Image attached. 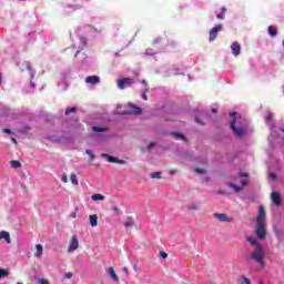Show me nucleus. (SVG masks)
Here are the masks:
<instances>
[{
    "instance_id": "obj_1",
    "label": "nucleus",
    "mask_w": 284,
    "mask_h": 284,
    "mask_svg": "<svg viewBox=\"0 0 284 284\" xmlns=\"http://www.w3.org/2000/svg\"><path fill=\"white\" fill-rule=\"evenodd\" d=\"M252 261H255V263H258L261 267H265V251L263 250V246H258L251 253Z\"/></svg>"
},
{
    "instance_id": "obj_2",
    "label": "nucleus",
    "mask_w": 284,
    "mask_h": 284,
    "mask_svg": "<svg viewBox=\"0 0 284 284\" xmlns=\"http://www.w3.org/2000/svg\"><path fill=\"white\" fill-rule=\"evenodd\" d=\"M231 130L234 132L235 136H245L247 134V129L245 126L237 125L236 126V118H233L231 121Z\"/></svg>"
},
{
    "instance_id": "obj_3",
    "label": "nucleus",
    "mask_w": 284,
    "mask_h": 284,
    "mask_svg": "<svg viewBox=\"0 0 284 284\" xmlns=\"http://www.w3.org/2000/svg\"><path fill=\"white\" fill-rule=\"evenodd\" d=\"M132 83H134V79L132 78H122L118 80V88L120 90H125V88H131Z\"/></svg>"
},
{
    "instance_id": "obj_4",
    "label": "nucleus",
    "mask_w": 284,
    "mask_h": 284,
    "mask_svg": "<svg viewBox=\"0 0 284 284\" xmlns=\"http://www.w3.org/2000/svg\"><path fill=\"white\" fill-rule=\"evenodd\" d=\"M255 234L260 240L265 239L267 236V229L265 227V224H256Z\"/></svg>"
},
{
    "instance_id": "obj_5",
    "label": "nucleus",
    "mask_w": 284,
    "mask_h": 284,
    "mask_svg": "<svg viewBox=\"0 0 284 284\" xmlns=\"http://www.w3.org/2000/svg\"><path fill=\"white\" fill-rule=\"evenodd\" d=\"M223 30V24H216L214 28L210 30L209 41H216V37Z\"/></svg>"
},
{
    "instance_id": "obj_6",
    "label": "nucleus",
    "mask_w": 284,
    "mask_h": 284,
    "mask_svg": "<svg viewBox=\"0 0 284 284\" xmlns=\"http://www.w3.org/2000/svg\"><path fill=\"white\" fill-rule=\"evenodd\" d=\"M213 216L220 221V223H232V217L227 216L225 213H214Z\"/></svg>"
},
{
    "instance_id": "obj_7",
    "label": "nucleus",
    "mask_w": 284,
    "mask_h": 284,
    "mask_svg": "<svg viewBox=\"0 0 284 284\" xmlns=\"http://www.w3.org/2000/svg\"><path fill=\"white\" fill-rule=\"evenodd\" d=\"M265 219H266L265 207L264 206H260L258 207L257 219H256V224H265Z\"/></svg>"
},
{
    "instance_id": "obj_8",
    "label": "nucleus",
    "mask_w": 284,
    "mask_h": 284,
    "mask_svg": "<svg viewBox=\"0 0 284 284\" xmlns=\"http://www.w3.org/2000/svg\"><path fill=\"white\" fill-rule=\"evenodd\" d=\"M75 250H79V237H77V235H73L70 241L68 252H74Z\"/></svg>"
},
{
    "instance_id": "obj_9",
    "label": "nucleus",
    "mask_w": 284,
    "mask_h": 284,
    "mask_svg": "<svg viewBox=\"0 0 284 284\" xmlns=\"http://www.w3.org/2000/svg\"><path fill=\"white\" fill-rule=\"evenodd\" d=\"M101 156H102V159H106L109 163H120V164L125 163V161L119 160L108 153H102Z\"/></svg>"
},
{
    "instance_id": "obj_10",
    "label": "nucleus",
    "mask_w": 284,
    "mask_h": 284,
    "mask_svg": "<svg viewBox=\"0 0 284 284\" xmlns=\"http://www.w3.org/2000/svg\"><path fill=\"white\" fill-rule=\"evenodd\" d=\"M199 210H201V204H199V202L186 204V212H199Z\"/></svg>"
},
{
    "instance_id": "obj_11",
    "label": "nucleus",
    "mask_w": 284,
    "mask_h": 284,
    "mask_svg": "<svg viewBox=\"0 0 284 284\" xmlns=\"http://www.w3.org/2000/svg\"><path fill=\"white\" fill-rule=\"evenodd\" d=\"M85 83L97 85L98 83H101V78H99V75H89L85 78Z\"/></svg>"
},
{
    "instance_id": "obj_12",
    "label": "nucleus",
    "mask_w": 284,
    "mask_h": 284,
    "mask_svg": "<svg viewBox=\"0 0 284 284\" xmlns=\"http://www.w3.org/2000/svg\"><path fill=\"white\" fill-rule=\"evenodd\" d=\"M231 50L234 57H239V54H241V44L239 42H233L231 45Z\"/></svg>"
},
{
    "instance_id": "obj_13",
    "label": "nucleus",
    "mask_w": 284,
    "mask_h": 284,
    "mask_svg": "<svg viewBox=\"0 0 284 284\" xmlns=\"http://www.w3.org/2000/svg\"><path fill=\"white\" fill-rule=\"evenodd\" d=\"M271 199L277 207H281V195L277 192H272Z\"/></svg>"
},
{
    "instance_id": "obj_14",
    "label": "nucleus",
    "mask_w": 284,
    "mask_h": 284,
    "mask_svg": "<svg viewBox=\"0 0 284 284\" xmlns=\"http://www.w3.org/2000/svg\"><path fill=\"white\" fill-rule=\"evenodd\" d=\"M108 273H109L110 278H112V281H114V283H119V275H116L114 267H112V266L109 267Z\"/></svg>"
},
{
    "instance_id": "obj_15",
    "label": "nucleus",
    "mask_w": 284,
    "mask_h": 284,
    "mask_svg": "<svg viewBox=\"0 0 284 284\" xmlns=\"http://www.w3.org/2000/svg\"><path fill=\"white\" fill-rule=\"evenodd\" d=\"M89 221L91 227H97V225H99V216H97V214L90 215Z\"/></svg>"
},
{
    "instance_id": "obj_16",
    "label": "nucleus",
    "mask_w": 284,
    "mask_h": 284,
    "mask_svg": "<svg viewBox=\"0 0 284 284\" xmlns=\"http://www.w3.org/2000/svg\"><path fill=\"white\" fill-rule=\"evenodd\" d=\"M247 241L251 245H253V247L258 248V247H262L261 246V243H258V240H256V237H253V236H248L247 237Z\"/></svg>"
},
{
    "instance_id": "obj_17",
    "label": "nucleus",
    "mask_w": 284,
    "mask_h": 284,
    "mask_svg": "<svg viewBox=\"0 0 284 284\" xmlns=\"http://www.w3.org/2000/svg\"><path fill=\"white\" fill-rule=\"evenodd\" d=\"M43 255V245L41 244H37L36 245V252H34V256L37 258L41 257Z\"/></svg>"
},
{
    "instance_id": "obj_18",
    "label": "nucleus",
    "mask_w": 284,
    "mask_h": 284,
    "mask_svg": "<svg viewBox=\"0 0 284 284\" xmlns=\"http://www.w3.org/2000/svg\"><path fill=\"white\" fill-rule=\"evenodd\" d=\"M267 32H268L270 37H277L278 29L276 27H274V26H270L267 28Z\"/></svg>"
},
{
    "instance_id": "obj_19",
    "label": "nucleus",
    "mask_w": 284,
    "mask_h": 284,
    "mask_svg": "<svg viewBox=\"0 0 284 284\" xmlns=\"http://www.w3.org/2000/svg\"><path fill=\"white\" fill-rule=\"evenodd\" d=\"M1 239H4L7 241V243H11L10 233H8L7 231H1L0 232V240Z\"/></svg>"
},
{
    "instance_id": "obj_20",
    "label": "nucleus",
    "mask_w": 284,
    "mask_h": 284,
    "mask_svg": "<svg viewBox=\"0 0 284 284\" xmlns=\"http://www.w3.org/2000/svg\"><path fill=\"white\" fill-rule=\"evenodd\" d=\"M129 108H131V114H141V108L134 105V104H129Z\"/></svg>"
},
{
    "instance_id": "obj_21",
    "label": "nucleus",
    "mask_w": 284,
    "mask_h": 284,
    "mask_svg": "<svg viewBox=\"0 0 284 284\" xmlns=\"http://www.w3.org/2000/svg\"><path fill=\"white\" fill-rule=\"evenodd\" d=\"M124 227L126 230L130 227H134V220H132V217H128L126 221L124 222Z\"/></svg>"
},
{
    "instance_id": "obj_22",
    "label": "nucleus",
    "mask_w": 284,
    "mask_h": 284,
    "mask_svg": "<svg viewBox=\"0 0 284 284\" xmlns=\"http://www.w3.org/2000/svg\"><path fill=\"white\" fill-rule=\"evenodd\" d=\"M91 200L92 201H105V197L100 193H95V194L91 195Z\"/></svg>"
},
{
    "instance_id": "obj_23",
    "label": "nucleus",
    "mask_w": 284,
    "mask_h": 284,
    "mask_svg": "<svg viewBox=\"0 0 284 284\" xmlns=\"http://www.w3.org/2000/svg\"><path fill=\"white\" fill-rule=\"evenodd\" d=\"M225 12H227V8L222 7V12L217 13V19L223 21V19H225Z\"/></svg>"
},
{
    "instance_id": "obj_24",
    "label": "nucleus",
    "mask_w": 284,
    "mask_h": 284,
    "mask_svg": "<svg viewBox=\"0 0 284 284\" xmlns=\"http://www.w3.org/2000/svg\"><path fill=\"white\" fill-rule=\"evenodd\" d=\"M229 187H231L232 190H234V192H235L236 194H239V192H241V190H242L241 186H239V185H236V184H234V183H230V184H229Z\"/></svg>"
},
{
    "instance_id": "obj_25",
    "label": "nucleus",
    "mask_w": 284,
    "mask_h": 284,
    "mask_svg": "<svg viewBox=\"0 0 284 284\" xmlns=\"http://www.w3.org/2000/svg\"><path fill=\"white\" fill-rule=\"evenodd\" d=\"M6 276H10V272L7 268H0V278H6Z\"/></svg>"
},
{
    "instance_id": "obj_26",
    "label": "nucleus",
    "mask_w": 284,
    "mask_h": 284,
    "mask_svg": "<svg viewBox=\"0 0 284 284\" xmlns=\"http://www.w3.org/2000/svg\"><path fill=\"white\" fill-rule=\"evenodd\" d=\"M85 154H88V156H90L91 161H94L97 159V155H94V152H92V150H90V149L85 150Z\"/></svg>"
},
{
    "instance_id": "obj_27",
    "label": "nucleus",
    "mask_w": 284,
    "mask_h": 284,
    "mask_svg": "<svg viewBox=\"0 0 284 284\" xmlns=\"http://www.w3.org/2000/svg\"><path fill=\"white\" fill-rule=\"evenodd\" d=\"M70 181L73 185H79V179L77 178V174H71Z\"/></svg>"
},
{
    "instance_id": "obj_28",
    "label": "nucleus",
    "mask_w": 284,
    "mask_h": 284,
    "mask_svg": "<svg viewBox=\"0 0 284 284\" xmlns=\"http://www.w3.org/2000/svg\"><path fill=\"white\" fill-rule=\"evenodd\" d=\"M93 132H106V128H101V126H93L92 128Z\"/></svg>"
},
{
    "instance_id": "obj_29",
    "label": "nucleus",
    "mask_w": 284,
    "mask_h": 284,
    "mask_svg": "<svg viewBox=\"0 0 284 284\" xmlns=\"http://www.w3.org/2000/svg\"><path fill=\"white\" fill-rule=\"evenodd\" d=\"M145 54H148L149 57H154V54H156V52L154 51V49L148 48L145 51Z\"/></svg>"
},
{
    "instance_id": "obj_30",
    "label": "nucleus",
    "mask_w": 284,
    "mask_h": 284,
    "mask_svg": "<svg viewBox=\"0 0 284 284\" xmlns=\"http://www.w3.org/2000/svg\"><path fill=\"white\" fill-rule=\"evenodd\" d=\"M10 163H11V166L14 169L21 168V162L17 161V160H12Z\"/></svg>"
},
{
    "instance_id": "obj_31",
    "label": "nucleus",
    "mask_w": 284,
    "mask_h": 284,
    "mask_svg": "<svg viewBox=\"0 0 284 284\" xmlns=\"http://www.w3.org/2000/svg\"><path fill=\"white\" fill-rule=\"evenodd\" d=\"M71 112H78V109L75 106H72V108H67L65 109V114H71Z\"/></svg>"
},
{
    "instance_id": "obj_32",
    "label": "nucleus",
    "mask_w": 284,
    "mask_h": 284,
    "mask_svg": "<svg viewBox=\"0 0 284 284\" xmlns=\"http://www.w3.org/2000/svg\"><path fill=\"white\" fill-rule=\"evenodd\" d=\"M151 179H161V172H153L150 174Z\"/></svg>"
},
{
    "instance_id": "obj_33",
    "label": "nucleus",
    "mask_w": 284,
    "mask_h": 284,
    "mask_svg": "<svg viewBox=\"0 0 284 284\" xmlns=\"http://www.w3.org/2000/svg\"><path fill=\"white\" fill-rule=\"evenodd\" d=\"M80 43H81V45H88V38L81 37Z\"/></svg>"
},
{
    "instance_id": "obj_34",
    "label": "nucleus",
    "mask_w": 284,
    "mask_h": 284,
    "mask_svg": "<svg viewBox=\"0 0 284 284\" xmlns=\"http://www.w3.org/2000/svg\"><path fill=\"white\" fill-rule=\"evenodd\" d=\"M173 136H175L176 139H182V141H185V135L181 133H173Z\"/></svg>"
},
{
    "instance_id": "obj_35",
    "label": "nucleus",
    "mask_w": 284,
    "mask_h": 284,
    "mask_svg": "<svg viewBox=\"0 0 284 284\" xmlns=\"http://www.w3.org/2000/svg\"><path fill=\"white\" fill-rule=\"evenodd\" d=\"M161 38H156L155 40H153L152 45H161Z\"/></svg>"
},
{
    "instance_id": "obj_36",
    "label": "nucleus",
    "mask_w": 284,
    "mask_h": 284,
    "mask_svg": "<svg viewBox=\"0 0 284 284\" xmlns=\"http://www.w3.org/2000/svg\"><path fill=\"white\" fill-rule=\"evenodd\" d=\"M39 284H50V281H48L47 278H40L38 281Z\"/></svg>"
},
{
    "instance_id": "obj_37",
    "label": "nucleus",
    "mask_w": 284,
    "mask_h": 284,
    "mask_svg": "<svg viewBox=\"0 0 284 284\" xmlns=\"http://www.w3.org/2000/svg\"><path fill=\"white\" fill-rule=\"evenodd\" d=\"M195 172H196V174H205V170L204 169H200V168H196Z\"/></svg>"
},
{
    "instance_id": "obj_38",
    "label": "nucleus",
    "mask_w": 284,
    "mask_h": 284,
    "mask_svg": "<svg viewBox=\"0 0 284 284\" xmlns=\"http://www.w3.org/2000/svg\"><path fill=\"white\" fill-rule=\"evenodd\" d=\"M72 276H74L72 272H68L64 274V278H72Z\"/></svg>"
},
{
    "instance_id": "obj_39",
    "label": "nucleus",
    "mask_w": 284,
    "mask_h": 284,
    "mask_svg": "<svg viewBox=\"0 0 284 284\" xmlns=\"http://www.w3.org/2000/svg\"><path fill=\"white\" fill-rule=\"evenodd\" d=\"M160 256H161V258H168V253L161 251Z\"/></svg>"
},
{
    "instance_id": "obj_40",
    "label": "nucleus",
    "mask_w": 284,
    "mask_h": 284,
    "mask_svg": "<svg viewBox=\"0 0 284 284\" xmlns=\"http://www.w3.org/2000/svg\"><path fill=\"white\" fill-rule=\"evenodd\" d=\"M272 119H274V115L272 113H268L266 115V121H272Z\"/></svg>"
},
{
    "instance_id": "obj_41",
    "label": "nucleus",
    "mask_w": 284,
    "mask_h": 284,
    "mask_svg": "<svg viewBox=\"0 0 284 284\" xmlns=\"http://www.w3.org/2000/svg\"><path fill=\"white\" fill-rule=\"evenodd\" d=\"M123 272H124V274H126V276L130 274V270L128 268V266L123 267Z\"/></svg>"
},
{
    "instance_id": "obj_42",
    "label": "nucleus",
    "mask_w": 284,
    "mask_h": 284,
    "mask_svg": "<svg viewBox=\"0 0 284 284\" xmlns=\"http://www.w3.org/2000/svg\"><path fill=\"white\" fill-rule=\"evenodd\" d=\"M4 134H12V130L10 129H3Z\"/></svg>"
},
{
    "instance_id": "obj_43",
    "label": "nucleus",
    "mask_w": 284,
    "mask_h": 284,
    "mask_svg": "<svg viewBox=\"0 0 284 284\" xmlns=\"http://www.w3.org/2000/svg\"><path fill=\"white\" fill-rule=\"evenodd\" d=\"M239 176L242 178V179H246V176H248V174L247 173H240Z\"/></svg>"
},
{
    "instance_id": "obj_44",
    "label": "nucleus",
    "mask_w": 284,
    "mask_h": 284,
    "mask_svg": "<svg viewBox=\"0 0 284 284\" xmlns=\"http://www.w3.org/2000/svg\"><path fill=\"white\" fill-rule=\"evenodd\" d=\"M62 183H68V175L62 176Z\"/></svg>"
},
{
    "instance_id": "obj_45",
    "label": "nucleus",
    "mask_w": 284,
    "mask_h": 284,
    "mask_svg": "<svg viewBox=\"0 0 284 284\" xmlns=\"http://www.w3.org/2000/svg\"><path fill=\"white\" fill-rule=\"evenodd\" d=\"M152 148H154V143H150V144L146 146V150H152Z\"/></svg>"
},
{
    "instance_id": "obj_46",
    "label": "nucleus",
    "mask_w": 284,
    "mask_h": 284,
    "mask_svg": "<svg viewBox=\"0 0 284 284\" xmlns=\"http://www.w3.org/2000/svg\"><path fill=\"white\" fill-rule=\"evenodd\" d=\"M242 187H245V185H247V180H242Z\"/></svg>"
},
{
    "instance_id": "obj_47",
    "label": "nucleus",
    "mask_w": 284,
    "mask_h": 284,
    "mask_svg": "<svg viewBox=\"0 0 284 284\" xmlns=\"http://www.w3.org/2000/svg\"><path fill=\"white\" fill-rule=\"evenodd\" d=\"M113 212H121V209H119V206H113Z\"/></svg>"
},
{
    "instance_id": "obj_48",
    "label": "nucleus",
    "mask_w": 284,
    "mask_h": 284,
    "mask_svg": "<svg viewBox=\"0 0 284 284\" xmlns=\"http://www.w3.org/2000/svg\"><path fill=\"white\" fill-rule=\"evenodd\" d=\"M243 283H245V284H251V283H250V278L244 277V278H243Z\"/></svg>"
},
{
    "instance_id": "obj_49",
    "label": "nucleus",
    "mask_w": 284,
    "mask_h": 284,
    "mask_svg": "<svg viewBox=\"0 0 284 284\" xmlns=\"http://www.w3.org/2000/svg\"><path fill=\"white\" fill-rule=\"evenodd\" d=\"M142 99H143L144 101H148V95H146L145 93H143V94H142Z\"/></svg>"
},
{
    "instance_id": "obj_50",
    "label": "nucleus",
    "mask_w": 284,
    "mask_h": 284,
    "mask_svg": "<svg viewBox=\"0 0 284 284\" xmlns=\"http://www.w3.org/2000/svg\"><path fill=\"white\" fill-rule=\"evenodd\" d=\"M169 45H171V48H174L176 45V42H170Z\"/></svg>"
},
{
    "instance_id": "obj_51",
    "label": "nucleus",
    "mask_w": 284,
    "mask_h": 284,
    "mask_svg": "<svg viewBox=\"0 0 284 284\" xmlns=\"http://www.w3.org/2000/svg\"><path fill=\"white\" fill-rule=\"evenodd\" d=\"M270 176H271V179H276V174H274V173H271Z\"/></svg>"
},
{
    "instance_id": "obj_52",
    "label": "nucleus",
    "mask_w": 284,
    "mask_h": 284,
    "mask_svg": "<svg viewBox=\"0 0 284 284\" xmlns=\"http://www.w3.org/2000/svg\"><path fill=\"white\" fill-rule=\"evenodd\" d=\"M230 115L231 116H236V112H231Z\"/></svg>"
},
{
    "instance_id": "obj_53",
    "label": "nucleus",
    "mask_w": 284,
    "mask_h": 284,
    "mask_svg": "<svg viewBox=\"0 0 284 284\" xmlns=\"http://www.w3.org/2000/svg\"><path fill=\"white\" fill-rule=\"evenodd\" d=\"M72 219H77V213L71 214Z\"/></svg>"
},
{
    "instance_id": "obj_54",
    "label": "nucleus",
    "mask_w": 284,
    "mask_h": 284,
    "mask_svg": "<svg viewBox=\"0 0 284 284\" xmlns=\"http://www.w3.org/2000/svg\"><path fill=\"white\" fill-rule=\"evenodd\" d=\"M211 112H213V114H216V109H212Z\"/></svg>"
},
{
    "instance_id": "obj_55",
    "label": "nucleus",
    "mask_w": 284,
    "mask_h": 284,
    "mask_svg": "<svg viewBox=\"0 0 284 284\" xmlns=\"http://www.w3.org/2000/svg\"><path fill=\"white\" fill-rule=\"evenodd\" d=\"M12 143H17V139L12 138L11 139Z\"/></svg>"
},
{
    "instance_id": "obj_56",
    "label": "nucleus",
    "mask_w": 284,
    "mask_h": 284,
    "mask_svg": "<svg viewBox=\"0 0 284 284\" xmlns=\"http://www.w3.org/2000/svg\"><path fill=\"white\" fill-rule=\"evenodd\" d=\"M133 270L136 272V270H138L136 264L133 265Z\"/></svg>"
},
{
    "instance_id": "obj_57",
    "label": "nucleus",
    "mask_w": 284,
    "mask_h": 284,
    "mask_svg": "<svg viewBox=\"0 0 284 284\" xmlns=\"http://www.w3.org/2000/svg\"><path fill=\"white\" fill-rule=\"evenodd\" d=\"M196 123H201V120L199 118H195Z\"/></svg>"
},
{
    "instance_id": "obj_58",
    "label": "nucleus",
    "mask_w": 284,
    "mask_h": 284,
    "mask_svg": "<svg viewBox=\"0 0 284 284\" xmlns=\"http://www.w3.org/2000/svg\"><path fill=\"white\" fill-rule=\"evenodd\" d=\"M170 174H175V172H174V171H171Z\"/></svg>"
},
{
    "instance_id": "obj_59",
    "label": "nucleus",
    "mask_w": 284,
    "mask_h": 284,
    "mask_svg": "<svg viewBox=\"0 0 284 284\" xmlns=\"http://www.w3.org/2000/svg\"><path fill=\"white\" fill-rule=\"evenodd\" d=\"M281 130V132H283L284 133V129H280Z\"/></svg>"
},
{
    "instance_id": "obj_60",
    "label": "nucleus",
    "mask_w": 284,
    "mask_h": 284,
    "mask_svg": "<svg viewBox=\"0 0 284 284\" xmlns=\"http://www.w3.org/2000/svg\"><path fill=\"white\" fill-rule=\"evenodd\" d=\"M79 52H80V51H77V54H79ZM77 54H75V57H77Z\"/></svg>"
},
{
    "instance_id": "obj_61",
    "label": "nucleus",
    "mask_w": 284,
    "mask_h": 284,
    "mask_svg": "<svg viewBox=\"0 0 284 284\" xmlns=\"http://www.w3.org/2000/svg\"><path fill=\"white\" fill-rule=\"evenodd\" d=\"M17 284H23V283H21V282H18Z\"/></svg>"
},
{
    "instance_id": "obj_62",
    "label": "nucleus",
    "mask_w": 284,
    "mask_h": 284,
    "mask_svg": "<svg viewBox=\"0 0 284 284\" xmlns=\"http://www.w3.org/2000/svg\"><path fill=\"white\" fill-rule=\"evenodd\" d=\"M283 48H284V40H283Z\"/></svg>"
}]
</instances>
